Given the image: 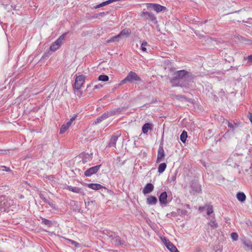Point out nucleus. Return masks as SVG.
Listing matches in <instances>:
<instances>
[{
  "label": "nucleus",
  "instance_id": "16",
  "mask_svg": "<svg viewBox=\"0 0 252 252\" xmlns=\"http://www.w3.org/2000/svg\"><path fill=\"white\" fill-rule=\"evenodd\" d=\"M118 135H113L110 139V142L108 144V146L116 147V142L118 140Z\"/></svg>",
  "mask_w": 252,
  "mask_h": 252
},
{
  "label": "nucleus",
  "instance_id": "7",
  "mask_svg": "<svg viewBox=\"0 0 252 252\" xmlns=\"http://www.w3.org/2000/svg\"><path fill=\"white\" fill-rule=\"evenodd\" d=\"M101 166V164H100L89 168L85 171L84 175L86 177H91L92 175L98 171Z\"/></svg>",
  "mask_w": 252,
  "mask_h": 252
},
{
  "label": "nucleus",
  "instance_id": "40",
  "mask_svg": "<svg viewBox=\"0 0 252 252\" xmlns=\"http://www.w3.org/2000/svg\"><path fill=\"white\" fill-rule=\"evenodd\" d=\"M103 87V85L99 84H98V85H95L94 87V90H95V89H100L102 87Z\"/></svg>",
  "mask_w": 252,
  "mask_h": 252
},
{
  "label": "nucleus",
  "instance_id": "47",
  "mask_svg": "<svg viewBox=\"0 0 252 252\" xmlns=\"http://www.w3.org/2000/svg\"><path fill=\"white\" fill-rule=\"evenodd\" d=\"M2 6H3L4 9H6V5L2 4Z\"/></svg>",
  "mask_w": 252,
  "mask_h": 252
},
{
  "label": "nucleus",
  "instance_id": "13",
  "mask_svg": "<svg viewBox=\"0 0 252 252\" xmlns=\"http://www.w3.org/2000/svg\"><path fill=\"white\" fill-rule=\"evenodd\" d=\"M159 201L161 204L166 205L168 203L166 192H162L159 196Z\"/></svg>",
  "mask_w": 252,
  "mask_h": 252
},
{
  "label": "nucleus",
  "instance_id": "36",
  "mask_svg": "<svg viewBox=\"0 0 252 252\" xmlns=\"http://www.w3.org/2000/svg\"><path fill=\"white\" fill-rule=\"evenodd\" d=\"M175 98L178 100H183L186 99V97H185V96H184L183 95H176Z\"/></svg>",
  "mask_w": 252,
  "mask_h": 252
},
{
  "label": "nucleus",
  "instance_id": "6",
  "mask_svg": "<svg viewBox=\"0 0 252 252\" xmlns=\"http://www.w3.org/2000/svg\"><path fill=\"white\" fill-rule=\"evenodd\" d=\"M77 117V115H74L65 124L63 125L60 130V134L64 133L71 126L73 121H74Z\"/></svg>",
  "mask_w": 252,
  "mask_h": 252
},
{
  "label": "nucleus",
  "instance_id": "20",
  "mask_svg": "<svg viewBox=\"0 0 252 252\" xmlns=\"http://www.w3.org/2000/svg\"><path fill=\"white\" fill-rule=\"evenodd\" d=\"M152 125L149 123L144 124L142 126V131L143 133H147L149 130L152 129Z\"/></svg>",
  "mask_w": 252,
  "mask_h": 252
},
{
  "label": "nucleus",
  "instance_id": "3",
  "mask_svg": "<svg viewBox=\"0 0 252 252\" xmlns=\"http://www.w3.org/2000/svg\"><path fill=\"white\" fill-rule=\"evenodd\" d=\"M108 236L109 240L115 245L120 246L124 244V243L121 240L120 237L117 236L115 232H108Z\"/></svg>",
  "mask_w": 252,
  "mask_h": 252
},
{
  "label": "nucleus",
  "instance_id": "41",
  "mask_svg": "<svg viewBox=\"0 0 252 252\" xmlns=\"http://www.w3.org/2000/svg\"><path fill=\"white\" fill-rule=\"evenodd\" d=\"M247 60L250 63H252V55H250L247 57Z\"/></svg>",
  "mask_w": 252,
  "mask_h": 252
},
{
  "label": "nucleus",
  "instance_id": "9",
  "mask_svg": "<svg viewBox=\"0 0 252 252\" xmlns=\"http://www.w3.org/2000/svg\"><path fill=\"white\" fill-rule=\"evenodd\" d=\"M165 157V153L163 150V148L161 146H159L157 154V158L156 162L157 163L161 162L163 158Z\"/></svg>",
  "mask_w": 252,
  "mask_h": 252
},
{
  "label": "nucleus",
  "instance_id": "1",
  "mask_svg": "<svg viewBox=\"0 0 252 252\" xmlns=\"http://www.w3.org/2000/svg\"><path fill=\"white\" fill-rule=\"evenodd\" d=\"M175 78L179 80L178 83L182 87L189 88L193 83L194 76L190 72L181 70L175 73Z\"/></svg>",
  "mask_w": 252,
  "mask_h": 252
},
{
  "label": "nucleus",
  "instance_id": "38",
  "mask_svg": "<svg viewBox=\"0 0 252 252\" xmlns=\"http://www.w3.org/2000/svg\"><path fill=\"white\" fill-rule=\"evenodd\" d=\"M102 121H103V120H101V117L100 116V117H98V118H97V119L94 121V124L95 125L98 124H99V123H101Z\"/></svg>",
  "mask_w": 252,
  "mask_h": 252
},
{
  "label": "nucleus",
  "instance_id": "8",
  "mask_svg": "<svg viewBox=\"0 0 252 252\" xmlns=\"http://www.w3.org/2000/svg\"><path fill=\"white\" fill-rule=\"evenodd\" d=\"M147 8L150 9H153L157 12H160L165 9L166 7L158 4L147 3Z\"/></svg>",
  "mask_w": 252,
  "mask_h": 252
},
{
  "label": "nucleus",
  "instance_id": "25",
  "mask_svg": "<svg viewBox=\"0 0 252 252\" xmlns=\"http://www.w3.org/2000/svg\"><path fill=\"white\" fill-rule=\"evenodd\" d=\"M208 223L212 229H215L218 227L217 222L214 220H210Z\"/></svg>",
  "mask_w": 252,
  "mask_h": 252
},
{
  "label": "nucleus",
  "instance_id": "43",
  "mask_svg": "<svg viewBox=\"0 0 252 252\" xmlns=\"http://www.w3.org/2000/svg\"><path fill=\"white\" fill-rule=\"evenodd\" d=\"M205 209H206V206L205 207H199L198 209L200 211H202Z\"/></svg>",
  "mask_w": 252,
  "mask_h": 252
},
{
  "label": "nucleus",
  "instance_id": "44",
  "mask_svg": "<svg viewBox=\"0 0 252 252\" xmlns=\"http://www.w3.org/2000/svg\"><path fill=\"white\" fill-rule=\"evenodd\" d=\"M249 119L251 122L252 123V114L251 113L250 114Z\"/></svg>",
  "mask_w": 252,
  "mask_h": 252
},
{
  "label": "nucleus",
  "instance_id": "48",
  "mask_svg": "<svg viewBox=\"0 0 252 252\" xmlns=\"http://www.w3.org/2000/svg\"><path fill=\"white\" fill-rule=\"evenodd\" d=\"M49 204L51 206H52V207H53V205H54V204H53L52 203H49Z\"/></svg>",
  "mask_w": 252,
  "mask_h": 252
},
{
  "label": "nucleus",
  "instance_id": "24",
  "mask_svg": "<svg viewBox=\"0 0 252 252\" xmlns=\"http://www.w3.org/2000/svg\"><path fill=\"white\" fill-rule=\"evenodd\" d=\"M187 137H188L187 132L185 131H183L180 135L181 141L182 142L185 143L186 141Z\"/></svg>",
  "mask_w": 252,
  "mask_h": 252
},
{
  "label": "nucleus",
  "instance_id": "23",
  "mask_svg": "<svg viewBox=\"0 0 252 252\" xmlns=\"http://www.w3.org/2000/svg\"><path fill=\"white\" fill-rule=\"evenodd\" d=\"M166 168V164L165 163H160L158 167V172L159 174L162 173Z\"/></svg>",
  "mask_w": 252,
  "mask_h": 252
},
{
  "label": "nucleus",
  "instance_id": "11",
  "mask_svg": "<svg viewBox=\"0 0 252 252\" xmlns=\"http://www.w3.org/2000/svg\"><path fill=\"white\" fill-rule=\"evenodd\" d=\"M65 189L74 193H80L83 195L84 194V190L82 188L67 186L65 187Z\"/></svg>",
  "mask_w": 252,
  "mask_h": 252
},
{
  "label": "nucleus",
  "instance_id": "19",
  "mask_svg": "<svg viewBox=\"0 0 252 252\" xmlns=\"http://www.w3.org/2000/svg\"><path fill=\"white\" fill-rule=\"evenodd\" d=\"M243 244L246 247L248 250H252V242L246 238H244L242 240Z\"/></svg>",
  "mask_w": 252,
  "mask_h": 252
},
{
  "label": "nucleus",
  "instance_id": "42",
  "mask_svg": "<svg viewBox=\"0 0 252 252\" xmlns=\"http://www.w3.org/2000/svg\"><path fill=\"white\" fill-rule=\"evenodd\" d=\"M113 2V1L112 0H106L105 1V3H106V4H110L111 3Z\"/></svg>",
  "mask_w": 252,
  "mask_h": 252
},
{
  "label": "nucleus",
  "instance_id": "5",
  "mask_svg": "<svg viewBox=\"0 0 252 252\" xmlns=\"http://www.w3.org/2000/svg\"><path fill=\"white\" fill-rule=\"evenodd\" d=\"M86 76L84 75H81L77 76L75 79L74 83V89L79 90L84 83Z\"/></svg>",
  "mask_w": 252,
  "mask_h": 252
},
{
  "label": "nucleus",
  "instance_id": "27",
  "mask_svg": "<svg viewBox=\"0 0 252 252\" xmlns=\"http://www.w3.org/2000/svg\"><path fill=\"white\" fill-rule=\"evenodd\" d=\"M99 81L106 82L108 81L109 77L106 75H100L98 78Z\"/></svg>",
  "mask_w": 252,
  "mask_h": 252
},
{
  "label": "nucleus",
  "instance_id": "26",
  "mask_svg": "<svg viewBox=\"0 0 252 252\" xmlns=\"http://www.w3.org/2000/svg\"><path fill=\"white\" fill-rule=\"evenodd\" d=\"M191 188L193 190H195L196 192H199L201 191V187L198 184H192L191 185Z\"/></svg>",
  "mask_w": 252,
  "mask_h": 252
},
{
  "label": "nucleus",
  "instance_id": "49",
  "mask_svg": "<svg viewBox=\"0 0 252 252\" xmlns=\"http://www.w3.org/2000/svg\"><path fill=\"white\" fill-rule=\"evenodd\" d=\"M118 0H112L113 2H114V1H117Z\"/></svg>",
  "mask_w": 252,
  "mask_h": 252
},
{
  "label": "nucleus",
  "instance_id": "21",
  "mask_svg": "<svg viewBox=\"0 0 252 252\" xmlns=\"http://www.w3.org/2000/svg\"><path fill=\"white\" fill-rule=\"evenodd\" d=\"M12 200L8 199H6L4 201L3 204H2L1 205H3V206L4 207V211H6L10 207H11L13 205L12 204Z\"/></svg>",
  "mask_w": 252,
  "mask_h": 252
},
{
  "label": "nucleus",
  "instance_id": "12",
  "mask_svg": "<svg viewBox=\"0 0 252 252\" xmlns=\"http://www.w3.org/2000/svg\"><path fill=\"white\" fill-rule=\"evenodd\" d=\"M154 186L152 184L148 183L146 185L143 189V193L144 194H148L152 192L154 190Z\"/></svg>",
  "mask_w": 252,
  "mask_h": 252
},
{
  "label": "nucleus",
  "instance_id": "34",
  "mask_svg": "<svg viewBox=\"0 0 252 252\" xmlns=\"http://www.w3.org/2000/svg\"><path fill=\"white\" fill-rule=\"evenodd\" d=\"M147 45V43L146 42H143L141 44V48L143 51H146V46Z\"/></svg>",
  "mask_w": 252,
  "mask_h": 252
},
{
  "label": "nucleus",
  "instance_id": "32",
  "mask_svg": "<svg viewBox=\"0 0 252 252\" xmlns=\"http://www.w3.org/2000/svg\"><path fill=\"white\" fill-rule=\"evenodd\" d=\"M231 238L233 241H237L238 238V235L237 233L233 232L231 234Z\"/></svg>",
  "mask_w": 252,
  "mask_h": 252
},
{
  "label": "nucleus",
  "instance_id": "17",
  "mask_svg": "<svg viewBox=\"0 0 252 252\" xmlns=\"http://www.w3.org/2000/svg\"><path fill=\"white\" fill-rule=\"evenodd\" d=\"M158 202L157 198L154 196H150L147 198V203L150 205H153L157 204Z\"/></svg>",
  "mask_w": 252,
  "mask_h": 252
},
{
  "label": "nucleus",
  "instance_id": "18",
  "mask_svg": "<svg viewBox=\"0 0 252 252\" xmlns=\"http://www.w3.org/2000/svg\"><path fill=\"white\" fill-rule=\"evenodd\" d=\"M88 187L92 189L97 190L102 189L103 187L99 184H89Z\"/></svg>",
  "mask_w": 252,
  "mask_h": 252
},
{
  "label": "nucleus",
  "instance_id": "30",
  "mask_svg": "<svg viewBox=\"0 0 252 252\" xmlns=\"http://www.w3.org/2000/svg\"><path fill=\"white\" fill-rule=\"evenodd\" d=\"M226 123L227 124L228 127L232 130H234L237 126V125L235 123L232 124L228 121H226Z\"/></svg>",
  "mask_w": 252,
  "mask_h": 252
},
{
  "label": "nucleus",
  "instance_id": "45",
  "mask_svg": "<svg viewBox=\"0 0 252 252\" xmlns=\"http://www.w3.org/2000/svg\"><path fill=\"white\" fill-rule=\"evenodd\" d=\"M4 168V169H3V170H5V171H8L9 170V168H7L5 166H3V167Z\"/></svg>",
  "mask_w": 252,
  "mask_h": 252
},
{
  "label": "nucleus",
  "instance_id": "29",
  "mask_svg": "<svg viewBox=\"0 0 252 252\" xmlns=\"http://www.w3.org/2000/svg\"><path fill=\"white\" fill-rule=\"evenodd\" d=\"M206 210L207 211V214L210 215L213 212V207L212 206H206Z\"/></svg>",
  "mask_w": 252,
  "mask_h": 252
},
{
  "label": "nucleus",
  "instance_id": "4",
  "mask_svg": "<svg viewBox=\"0 0 252 252\" xmlns=\"http://www.w3.org/2000/svg\"><path fill=\"white\" fill-rule=\"evenodd\" d=\"M66 34L61 35L50 46V49L52 51H56L63 44V41L65 38Z\"/></svg>",
  "mask_w": 252,
  "mask_h": 252
},
{
  "label": "nucleus",
  "instance_id": "39",
  "mask_svg": "<svg viewBox=\"0 0 252 252\" xmlns=\"http://www.w3.org/2000/svg\"><path fill=\"white\" fill-rule=\"evenodd\" d=\"M106 5V4L105 1H104V2H102V3H100V4H98V5H96V6L94 7V8H99V7H100L104 6H105V5Z\"/></svg>",
  "mask_w": 252,
  "mask_h": 252
},
{
  "label": "nucleus",
  "instance_id": "2",
  "mask_svg": "<svg viewBox=\"0 0 252 252\" xmlns=\"http://www.w3.org/2000/svg\"><path fill=\"white\" fill-rule=\"evenodd\" d=\"M141 80L140 78L137 75V74L133 72L130 71L126 76V77L123 79L121 82V84H126L128 82H133L135 81H140Z\"/></svg>",
  "mask_w": 252,
  "mask_h": 252
},
{
  "label": "nucleus",
  "instance_id": "15",
  "mask_svg": "<svg viewBox=\"0 0 252 252\" xmlns=\"http://www.w3.org/2000/svg\"><path fill=\"white\" fill-rule=\"evenodd\" d=\"M116 113V110H111V111H110L109 112H107L106 113H105L103 114L100 116L101 117V120H102L103 121V120L106 119L107 118H108V117L114 115Z\"/></svg>",
  "mask_w": 252,
  "mask_h": 252
},
{
  "label": "nucleus",
  "instance_id": "14",
  "mask_svg": "<svg viewBox=\"0 0 252 252\" xmlns=\"http://www.w3.org/2000/svg\"><path fill=\"white\" fill-rule=\"evenodd\" d=\"M131 32L129 29H124L118 34L120 39H123L128 36Z\"/></svg>",
  "mask_w": 252,
  "mask_h": 252
},
{
  "label": "nucleus",
  "instance_id": "35",
  "mask_svg": "<svg viewBox=\"0 0 252 252\" xmlns=\"http://www.w3.org/2000/svg\"><path fill=\"white\" fill-rule=\"evenodd\" d=\"M68 241L73 245H74L75 247L78 248L79 246V244L75 242V241L68 239Z\"/></svg>",
  "mask_w": 252,
  "mask_h": 252
},
{
  "label": "nucleus",
  "instance_id": "28",
  "mask_svg": "<svg viewBox=\"0 0 252 252\" xmlns=\"http://www.w3.org/2000/svg\"><path fill=\"white\" fill-rule=\"evenodd\" d=\"M176 174H174L173 175H172L171 176H170L168 179V182L169 183H173L176 181Z\"/></svg>",
  "mask_w": 252,
  "mask_h": 252
},
{
  "label": "nucleus",
  "instance_id": "22",
  "mask_svg": "<svg viewBox=\"0 0 252 252\" xmlns=\"http://www.w3.org/2000/svg\"><path fill=\"white\" fill-rule=\"evenodd\" d=\"M246 198L245 194L242 192H239L237 194V198L239 201L244 202Z\"/></svg>",
  "mask_w": 252,
  "mask_h": 252
},
{
  "label": "nucleus",
  "instance_id": "37",
  "mask_svg": "<svg viewBox=\"0 0 252 252\" xmlns=\"http://www.w3.org/2000/svg\"><path fill=\"white\" fill-rule=\"evenodd\" d=\"M147 15H148L151 19V20L153 21H154L156 20V17L153 15L151 13H149V12H146V13Z\"/></svg>",
  "mask_w": 252,
  "mask_h": 252
},
{
  "label": "nucleus",
  "instance_id": "33",
  "mask_svg": "<svg viewBox=\"0 0 252 252\" xmlns=\"http://www.w3.org/2000/svg\"><path fill=\"white\" fill-rule=\"evenodd\" d=\"M42 223L46 225H50L51 224V221L46 219L41 218Z\"/></svg>",
  "mask_w": 252,
  "mask_h": 252
},
{
  "label": "nucleus",
  "instance_id": "10",
  "mask_svg": "<svg viewBox=\"0 0 252 252\" xmlns=\"http://www.w3.org/2000/svg\"><path fill=\"white\" fill-rule=\"evenodd\" d=\"M162 241L164 243L167 248L171 252H176L177 251V249L176 247L173 245L172 243L170 242L167 241L165 238L163 239H162Z\"/></svg>",
  "mask_w": 252,
  "mask_h": 252
},
{
  "label": "nucleus",
  "instance_id": "31",
  "mask_svg": "<svg viewBox=\"0 0 252 252\" xmlns=\"http://www.w3.org/2000/svg\"><path fill=\"white\" fill-rule=\"evenodd\" d=\"M120 39V38L119 35L118 34L116 36H113L110 39L108 40L107 42L109 43V42H114L115 40H118Z\"/></svg>",
  "mask_w": 252,
  "mask_h": 252
},
{
  "label": "nucleus",
  "instance_id": "46",
  "mask_svg": "<svg viewBox=\"0 0 252 252\" xmlns=\"http://www.w3.org/2000/svg\"><path fill=\"white\" fill-rule=\"evenodd\" d=\"M228 131H227V132L225 133L224 135H223V137H224L225 138H227V136H228Z\"/></svg>",
  "mask_w": 252,
  "mask_h": 252
}]
</instances>
